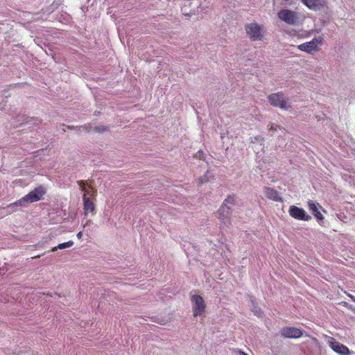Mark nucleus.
<instances>
[{
  "mask_svg": "<svg viewBox=\"0 0 355 355\" xmlns=\"http://www.w3.org/2000/svg\"><path fill=\"white\" fill-rule=\"evenodd\" d=\"M268 98L270 103L275 107H278L284 110L288 109L289 107L287 105V101L284 99L282 93L272 94L268 96Z\"/></svg>",
  "mask_w": 355,
  "mask_h": 355,
  "instance_id": "obj_8",
  "label": "nucleus"
},
{
  "mask_svg": "<svg viewBox=\"0 0 355 355\" xmlns=\"http://www.w3.org/2000/svg\"><path fill=\"white\" fill-rule=\"evenodd\" d=\"M322 44V39L320 37H315L311 41L304 42L297 46V49L300 51H305L309 53H312L318 50V45Z\"/></svg>",
  "mask_w": 355,
  "mask_h": 355,
  "instance_id": "obj_7",
  "label": "nucleus"
},
{
  "mask_svg": "<svg viewBox=\"0 0 355 355\" xmlns=\"http://www.w3.org/2000/svg\"><path fill=\"white\" fill-rule=\"evenodd\" d=\"M73 245V242L72 241H69L67 242H64V243H60L59 245H58L57 246H55L53 247L51 250V252H55L57 250L60 249V250H62V249H64V248H70L71 247L72 245Z\"/></svg>",
  "mask_w": 355,
  "mask_h": 355,
  "instance_id": "obj_16",
  "label": "nucleus"
},
{
  "mask_svg": "<svg viewBox=\"0 0 355 355\" xmlns=\"http://www.w3.org/2000/svg\"><path fill=\"white\" fill-rule=\"evenodd\" d=\"M254 313L256 315H260L261 314V310L259 308H257L255 309Z\"/></svg>",
  "mask_w": 355,
  "mask_h": 355,
  "instance_id": "obj_23",
  "label": "nucleus"
},
{
  "mask_svg": "<svg viewBox=\"0 0 355 355\" xmlns=\"http://www.w3.org/2000/svg\"><path fill=\"white\" fill-rule=\"evenodd\" d=\"M235 355H248V354L240 349H237L235 351Z\"/></svg>",
  "mask_w": 355,
  "mask_h": 355,
  "instance_id": "obj_19",
  "label": "nucleus"
},
{
  "mask_svg": "<svg viewBox=\"0 0 355 355\" xmlns=\"http://www.w3.org/2000/svg\"><path fill=\"white\" fill-rule=\"evenodd\" d=\"M288 213L292 218L296 220L309 221L311 219V216L307 214L304 209L295 205H291L289 207Z\"/></svg>",
  "mask_w": 355,
  "mask_h": 355,
  "instance_id": "obj_6",
  "label": "nucleus"
},
{
  "mask_svg": "<svg viewBox=\"0 0 355 355\" xmlns=\"http://www.w3.org/2000/svg\"><path fill=\"white\" fill-rule=\"evenodd\" d=\"M46 193V190L42 186H39L35 188L33 191L29 192L28 194L24 196L23 198L16 201L14 203L10 204L8 207L15 206H24L28 203H32L38 202L42 199L43 196Z\"/></svg>",
  "mask_w": 355,
  "mask_h": 355,
  "instance_id": "obj_1",
  "label": "nucleus"
},
{
  "mask_svg": "<svg viewBox=\"0 0 355 355\" xmlns=\"http://www.w3.org/2000/svg\"><path fill=\"white\" fill-rule=\"evenodd\" d=\"M191 300L193 303L192 311L194 317L201 315L205 312L206 304L203 298L199 295H194Z\"/></svg>",
  "mask_w": 355,
  "mask_h": 355,
  "instance_id": "obj_3",
  "label": "nucleus"
},
{
  "mask_svg": "<svg viewBox=\"0 0 355 355\" xmlns=\"http://www.w3.org/2000/svg\"><path fill=\"white\" fill-rule=\"evenodd\" d=\"M277 125H275V124H272V125H270V130H277ZM278 128H281V127H280V126H278Z\"/></svg>",
  "mask_w": 355,
  "mask_h": 355,
  "instance_id": "obj_22",
  "label": "nucleus"
},
{
  "mask_svg": "<svg viewBox=\"0 0 355 355\" xmlns=\"http://www.w3.org/2000/svg\"><path fill=\"white\" fill-rule=\"evenodd\" d=\"M78 185L80 186L81 190L83 191H85L86 192V195L88 194V195H90L92 197L94 198L96 196V191L94 190L91 186H89L88 187V189L86 190L85 189V184H86V182L83 180H80V181H78L77 182Z\"/></svg>",
  "mask_w": 355,
  "mask_h": 355,
  "instance_id": "obj_15",
  "label": "nucleus"
},
{
  "mask_svg": "<svg viewBox=\"0 0 355 355\" xmlns=\"http://www.w3.org/2000/svg\"><path fill=\"white\" fill-rule=\"evenodd\" d=\"M83 209L85 215H87L89 213H92L93 215L95 211V204L94 202L90 200L89 198L86 196L85 193L83 196Z\"/></svg>",
  "mask_w": 355,
  "mask_h": 355,
  "instance_id": "obj_14",
  "label": "nucleus"
},
{
  "mask_svg": "<svg viewBox=\"0 0 355 355\" xmlns=\"http://www.w3.org/2000/svg\"><path fill=\"white\" fill-rule=\"evenodd\" d=\"M328 345L331 349L340 355H350L349 348L345 345L337 341L334 338L328 336Z\"/></svg>",
  "mask_w": 355,
  "mask_h": 355,
  "instance_id": "obj_5",
  "label": "nucleus"
},
{
  "mask_svg": "<svg viewBox=\"0 0 355 355\" xmlns=\"http://www.w3.org/2000/svg\"><path fill=\"white\" fill-rule=\"evenodd\" d=\"M302 3L309 9L319 10L327 7L326 0H302Z\"/></svg>",
  "mask_w": 355,
  "mask_h": 355,
  "instance_id": "obj_11",
  "label": "nucleus"
},
{
  "mask_svg": "<svg viewBox=\"0 0 355 355\" xmlns=\"http://www.w3.org/2000/svg\"><path fill=\"white\" fill-rule=\"evenodd\" d=\"M235 203H236L235 197L232 195H228L227 196V198L225 199V200L223 201L222 205H227L230 207H232L235 205Z\"/></svg>",
  "mask_w": 355,
  "mask_h": 355,
  "instance_id": "obj_17",
  "label": "nucleus"
},
{
  "mask_svg": "<svg viewBox=\"0 0 355 355\" xmlns=\"http://www.w3.org/2000/svg\"><path fill=\"white\" fill-rule=\"evenodd\" d=\"M277 17L280 21L290 26H295L299 22V15L295 11L289 9H281L277 12Z\"/></svg>",
  "mask_w": 355,
  "mask_h": 355,
  "instance_id": "obj_2",
  "label": "nucleus"
},
{
  "mask_svg": "<svg viewBox=\"0 0 355 355\" xmlns=\"http://www.w3.org/2000/svg\"><path fill=\"white\" fill-rule=\"evenodd\" d=\"M345 293L348 297H349L352 299V300L353 302H355V296L352 295V294H350V293H347V292H346V291H345Z\"/></svg>",
  "mask_w": 355,
  "mask_h": 355,
  "instance_id": "obj_21",
  "label": "nucleus"
},
{
  "mask_svg": "<svg viewBox=\"0 0 355 355\" xmlns=\"http://www.w3.org/2000/svg\"><path fill=\"white\" fill-rule=\"evenodd\" d=\"M248 35L253 40H261L263 37V27L257 23L245 25Z\"/></svg>",
  "mask_w": 355,
  "mask_h": 355,
  "instance_id": "obj_4",
  "label": "nucleus"
},
{
  "mask_svg": "<svg viewBox=\"0 0 355 355\" xmlns=\"http://www.w3.org/2000/svg\"><path fill=\"white\" fill-rule=\"evenodd\" d=\"M106 130H107V128H106V127H103L102 128H98V127H96V130L97 132H104V131H105Z\"/></svg>",
  "mask_w": 355,
  "mask_h": 355,
  "instance_id": "obj_20",
  "label": "nucleus"
},
{
  "mask_svg": "<svg viewBox=\"0 0 355 355\" xmlns=\"http://www.w3.org/2000/svg\"><path fill=\"white\" fill-rule=\"evenodd\" d=\"M264 194L266 197L275 202H282L283 199L280 196L278 191L272 187H266L264 189Z\"/></svg>",
  "mask_w": 355,
  "mask_h": 355,
  "instance_id": "obj_13",
  "label": "nucleus"
},
{
  "mask_svg": "<svg viewBox=\"0 0 355 355\" xmlns=\"http://www.w3.org/2000/svg\"><path fill=\"white\" fill-rule=\"evenodd\" d=\"M280 334L284 338H299L303 335L300 329L294 327H285L281 329Z\"/></svg>",
  "mask_w": 355,
  "mask_h": 355,
  "instance_id": "obj_9",
  "label": "nucleus"
},
{
  "mask_svg": "<svg viewBox=\"0 0 355 355\" xmlns=\"http://www.w3.org/2000/svg\"><path fill=\"white\" fill-rule=\"evenodd\" d=\"M308 207L318 221H322L324 220V216L319 211L318 207H321V206L318 203H316L313 200H309L308 202Z\"/></svg>",
  "mask_w": 355,
  "mask_h": 355,
  "instance_id": "obj_12",
  "label": "nucleus"
},
{
  "mask_svg": "<svg viewBox=\"0 0 355 355\" xmlns=\"http://www.w3.org/2000/svg\"><path fill=\"white\" fill-rule=\"evenodd\" d=\"M83 236V232H79L78 234H77V237L78 239H81Z\"/></svg>",
  "mask_w": 355,
  "mask_h": 355,
  "instance_id": "obj_24",
  "label": "nucleus"
},
{
  "mask_svg": "<svg viewBox=\"0 0 355 355\" xmlns=\"http://www.w3.org/2000/svg\"><path fill=\"white\" fill-rule=\"evenodd\" d=\"M232 207L227 205H221L218 210V219L224 224H230Z\"/></svg>",
  "mask_w": 355,
  "mask_h": 355,
  "instance_id": "obj_10",
  "label": "nucleus"
},
{
  "mask_svg": "<svg viewBox=\"0 0 355 355\" xmlns=\"http://www.w3.org/2000/svg\"><path fill=\"white\" fill-rule=\"evenodd\" d=\"M210 178H211V175L207 171L202 177L198 179V184L200 185L208 182Z\"/></svg>",
  "mask_w": 355,
  "mask_h": 355,
  "instance_id": "obj_18",
  "label": "nucleus"
}]
</instances>
